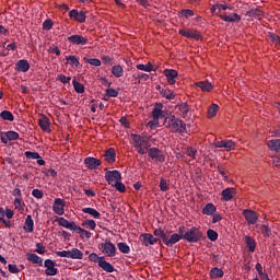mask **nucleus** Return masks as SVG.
<instances>
[{
	"mask_svg": "<svg viewBox=\"0 0 280 280\" xmlns=\"http://www.w3.org/2000/svg\"><path fill=\"white\" fill-rule=\"evenodd\" d=\"M75 233L80 235L81 240H84V237H86V240H91V232L82 229L80 225L77 226Z\"/></svg>",
	"mask_w": 280,
	"mask_h": 280,
	"instance_id": "obj_39",
	"label": "nucleus"
},
{
	"mask_svg": "<svg viewBox=\"0 0 280 280\" xmlns=\"http://www.w3.org/2000/svg\"><path fill=\"white\" fill-rule=\"evenodd\" d=\"M215 211H217V208H215V205L213 203H207L202 209L203 215H213Z\"/></svg>",
	"mask_w": 280,
	"mask_h": 280,
	"instance_id": "obj_34",
	"label": "nucleus"
},
{
	"mask_svg": "<svg viewBox=\"0 0 280 280\" xmlns=\"http://www.w3.org/2000/svg\"><path fill=\"white\" fill-rule=\"evenodd\" d=\"M114 187H115V189H117V191H120V194L126 192V185H124V183H121V180L115 182Z\"/></svg>",
	"mask_w": 280,
	"mask_h": 280,
	"instance_id": "obj_56",
	"label": "nucleus"
},
{
	"mask_svg": "<svg viewBox=\"0 0 280 280\" xmlns=\"http://www.w3.org/2000/svg\"><path fill=\"white\" fill-rule=\"evenodd\" d=\"M23 229L26 233H34V220L32 219V217L30 214L25 219Z\"/></svg>",
	"mask_w": 280,
	"mask_h": 280,
	"instance_id": "obj_31",
	"label": "nucleus"
},
{
	"mask_svg": "<svg viewBox=\"0 0 280 280\" xmlns=\"http://www.w3.org/2000/svg\"><path fill=\"white\" fill-rule=\"evenodd\" d=\"M0 117L3 121H14V115L10 110H2Z\"/></svg>",
	"mask_w": 280,
	"mask_h": 280,
	"instance_id": "obj_41",
	"label": "nucleus"
},
{
	"mask_svg": "<svg viewBox=\"0 0 280 280\" xmlns=\"http://www.w3.org/2000/svg\"><path fill=\"white\" fill-rule=\"evenodd\" d=\"M57 222L59 223V226L68 229V231H77L78 229V225L73 221H69L62 217L58 218Z\"/></svg>",
	"mask_w": 280,
	"mask_h": 280,
	"instance_id": "obj_14",
	"label": "nucleus"
},
{
	"mask_svg": "<svg viewBox=\"0 0 280 280\" xmlns=\"http://www.w3.org/2000/svg\"><path fill=\"white\" fill-rule=\"evenodd\" d=\"M245 244H246V248L248 250V253H255L256 248H257V242H255V238H253L252 236L246 235L244 237Z\"/></svg>",
	"mask_w": 280,
	"mask_h": 280,
	"instance_id": "obj_24",
	"label": "nucleus"
},
{
	"mask_svg": "<svg viewBox=\"0 0 280 280\" xmlns=\"http://www.w3.org/2000/svg\"><path fill=\"white\" fill-rule=\"evenodd\" d=\"M148 156H150L152 161H155V163H165V153L156 147L148 150Z\"/></svg>",
	"mask_w": 280,
	"mask_h": 280,
	"instance_id": "obj_6",
	"label": "nucleus"
},
{
	"mask_svg": "<svg viewBox=\"0 0 280 280\" xmlns=\"http://www.w3.org/2000/svg\"><path fill=\"white\" fill-rule=\"evenodd\" d=\"M5 137H7V139H9V141H16L19 139V132H16V131H7Z\"/></svg>",
	"mask_w": 280,
	"mask_h": 280,
	"instance_id": "obj_55",
	"label": "nucleus"
},
{
	"mask_svg": "<svg viewBox=\"0 0 280 280\" xmlns=\"http://www.w3.org/2000/svg\"><path fill=\"white\" fill-rule=\"evenodd\" d=\"M131 139L133 141V148H136L138 154H145L152 145L150 141L143 139V137L139 135L132 133Z\"/></svg>",
	"mask_w": 280,
	"mask_h": 280,
	"instance_id": "obj_4",
	"label": "nucleus"
},
{
	"mask_svg": "<svg viewBox=\"0 0 280 280\" xmlns=\"http://www.w3.org/2000/svg\"><path fill=\"white\" fill-rule=\"evenodd\" d=\"M178 240H185V242H188L189 244H197V242H200L202 240V231L200 229L192 226V228H185L184 225L178 228Z\"/></svg>",
	"mask_w": 280,
	"mask_h": 280,
	"instance_id": "obj_1",
	"label": "nucleus"
},
{
	"mask_svg": "<svg viewBox=\"0 0 280 280\" xmlns=\"http://www.w3.org/2000/svg\"><path fill=\"white\" fill-rule=\"evenodd\" d=\"M207 236H208V240H210V242H217V240H218V232H215V230L209 229L207 231Z\"/></svg>",
	"mask_w": 280,
	"mask_h": 280,
	"instance_id": "obj_52",
	"label": "nucleus"
},
{
	"mask_svg": "<svg viewBox=\"0 0 280 280\" xmlns=\"http://www.w3.org/2000/svg\"><path fill=\"white\" fill-rule=\"evenodd\" d=\"M82 212L92 215V218H95L96 220H100V217L102 215L100 211L95 210L94 208H83Z\"/></svg>",
	"mask_w": 280,
	"mask_h": 280,
	"instance_id": "obj_38",
	"label": "nucleus"
},
{
	"mask_svg": "<svg viewBox=\"0 0 280 280\" xmlns=\"http://www.w3.org/2000/svg\"><path fill=\"white\" fill-rule=\"evenodd\" d=\"M69 16L74 21H77L78 23L86 22V13L84 11H78V9H72L69 12Z\"/></svg>",
	"mask_w": 280,
	"mask_h": 280,
	"instance_id": "obj_10",
	"label": "nucleus"
},
{
	"mask_svg": "<svg viewBox=\"0 0 280 280\" xmlns=\"http://www.w3.org/2000/svg\"><path fill=\"white\" fill-rule=\"evenodd\" d=\"M188 38H195L196 40L200 39V32H198V31H189Z\"/></svg>",
	"mask_w": 280,
	"mask_h": 280,
	"instance_id": "obj_64",
	"label": "nucleus"
},
{
	"mask_svg": "<svg viewBox=\"0 0 280 280\" xmlns=\"http://www.w3.org/2000/svg\"><path fill=\"white\" fill-rule=\"evenodd\" d=\"M219 110H220V106H218V104H215V103L211 104V106L208 107L209 119L215 117L218 115Z\"/></svg>",
	"mask_w": 280,
	"mask_h": 280,
	"instance_id": "obj_35",
	"label": "nucleus"
},
{
	"mask_svg": "<svg viewBox=\"0 0 280 280\" xmlns=\"http://www.w3.org/2000/svg\"><path fill=\"white\" fill-rule=\"evenodd\" d=\"M136 69H138V71H145L147 73H152V71H154V66H152V62H148V65L139 63L136 66Z\"/></svg>",
	"mask_w": 280,
	"mask_h": 280,
	"instance_id": "obj_33",
	"label": "nucleus"
},
{
	"mask_svg": "<svg viewBox=\"0 0 280 280\" xmlns=\"http://www.w3.org/2000/svg\"><path fill=\"white\" fill-rule=\"evenodd\" d=\"M267 145H268L269 150H271V152H277L280 154V140L279 139L269 140Z\"/></svg>",
	"mask_w": 280,
	"mask_h": 280,
	"instance_id": "obj_29",
	"label": "nucleus"
},
{
	"mask_svg": "<svg viewBox=\"0 0 280 280\" xmlns=\"http://www.w3.org/2000/svg\"><path fill=\"white\" fill-rule=\"evenodd\" d=\"M140 242H142L143 246H154L160 240L150 233H144L140 235Z\"/></svg>",
	"mask_w": 280,
	"mask_h": 280,
	"instance_id": "obj_9",
	"label": "nucleus"
},
{
	"mask_svg": "<svg viewBox=\"0 0 280 280\" xmlns=\"http://www.w3.org/2000/svg\"><path fill=\"white\" fill-rule=\"evenodd\" d=\"M224 277V271L218 267H214L210 270L211 279H222Z\"/></svg>",
	"mask_w": 280,
	"mask_h": 280,
	"instance_id": "obj_32",
	"label": "nucleus"
},
{
	"mask_svg": "<svg viewBox=\"0 0 280 280\" xmlns=\"http://www.w3.org/2000/svg\"><path fill=\"white\" fill-rule=\"evenodd\" d=\"M51 27H54V22L51 20H46L43 23V30H51Z\"/></svg>",
	"mask_w": 280,
	"mask_h": 280,
	"instance_id": "obj_63",
	"label": "nucleus"
},
{
	"mask_svg": "<svg viewBox=\"0 0 280 280\" xmlns=\"http://www.w3.org/2000/svg\"><path fill=\"white\" fill-rule=\"evenodd\" d=\"M243 215L248 224H257V220H259L257 212L253 210L245 209Z\"/></svg>",
	"mask_w": 280,
	"mask_h": 280,
	"instance_id": "obj_13",
	"label": "nucleus"
},
{
	"mask_svg": "<svg viewBox=\"0 0 280 280\" xmlns=\"http://www.w3.org/2000/svg\"><path fill=\"white\" fill-rule=\"evenodd\" d=\"M160 95L165 97V100H174V97H176V95L170 89L160 90Z\"/></svg>",
	"mask_w": 280,
	"mask_h": 280,
	"instance_id": "obj_42",
	"label": "nucleus"
},
{
	"mask_svg": "<svg viewBox=\"0 0 280 280\" xmlns=\"http://www.w3.org/2000/svg\"><path fill=\"white\" fill-rule=\"evenodd\" d=\"M22 200L23 199H21V198H15L13 201V205H14L15 209H18L20 211V213H25V207L23 206Z\"/></svg>",
	"mask_w": 280,
	"mask_h": 280,
	"instance_id": "obj_47",
	"label": "nucleus"
},
{
	"mask_svg": "<svg viewBox=\"0 0 280 280\" xmlns=\"http://www.w3.org/2000/svg\"><path fill=\"white\" fill-rule=\"evenodd\" d=\"M117 246H118V250L124 255H128V253H130V246H128L126 243L120 242L117 244Z\"/></svg>",
	"mask_w": 280,
	"mask_h": 280,
	"instance_id": "obj_48",
	"label": "nucleus"
},
{
	"mask_svg": "<svg viewBox=\"0 0 280 280\" xmlns=\"http://www.w3.org/2000/svg\"><path fill=\"white\" fill-rule=\"evenodd\" d=\"M106 95H108V97H118L119 92L113 88H109L106 90Z\"/></svg>",
	"mask_w": 280,
	"mask_h": 280,
	"instance_id": "obj_61",
	"label": "nucleus"
},
{
	"mask_svg": "<svg viewBox=\"0 0 280 280\" xmlns=\"http://www.w3.org/2000/svg\"><path fill=\"white\" fill-rule=\"evenodd\" d=\"M68 42L71 43V45H86L89 43V38L82 35H72L68 37Z\"/></svg>",
	"mask_w": 280,
	"mask_h": 280,
	"instance_id": "obj_17",
	"label": "nucleus"
},
{
	"mask_svg": "<svg viewBox=\"0 0 280 280\" xmlns=\"http://www.w3.org/2000/svg\"><path fill=\"white\" fill-rule=\"evenodd\" d=\"M98 268H102V270L109 273H112L115 270V267L110 262L106 261V258L104 256L103 258H101V261L98 262Z\"/></svg>",
	"mask_w": 280,
	"mask_h": 280,
	"instance_id": "obj_25",
	"label": "nucleus"
},
{
	"mask_svg": "<svg viewBox=\"0 0 280 280\" xmlns=\"http://www.w3.org/2000/svg\"><path fill=\"white\" fill-rule=\"evenodd\" d=\"M176 110H178V113L180 114L182 117H187V115L189 114V104L187 103H182L176 105Z\"/></svg>",
	"mask_w": 280,
	"mask_h": 280,
	"instance_id": "obj_30",
	"label": "nucleus"
},
{
	"mask_svg": "<svg viewBox=\"0 0 280 280\" xmlns=\"http://www.w3.org/2000/svg\"><path fill=\"white\" fill-rule=\"evenodd\" d=\"M195 84L196 86H198V89H201L203 93H211V91H213V85L211 84V82H209V80L199 81Z\"/></svg>",
	"mask_w": 280,
	"mask_h": 280,
	"instance_id": "obj_23",
	"label": "nucleus"
},
{
	"mask_svg": "<svg viewBox=\"0 0 280 280\" xmlns=\"http://www.w3.org/2000/svg\"><path fill=\"white\" fill-rule=\"evenodd\" d=\"M163 74L165 75L168 84H176V78H178V71L174 69H164Z\"/></svg>",
	"mask_w": 280,
	"mask_h": 280,
	"instance_id": "obj_16",
	"label": "nucleus"
},
{
	"mask_svg": "<svg viewBox=\"0 0 280 280\" xmlns=\"http://www.w3.org/2000/svg\"><path fill=\"white\" fill-rule=\"evenodd\" d=\"M160 189L162 191H170V184H167V179L164 177L160 178Z\"/></svg>",
	"mask_w": 280,
	"mask_h": 280,
	"instance_id": "obj_51",
	"label": "nucleus"
},
{
	"mask_svg": "<svg viewBox=\"0 0 280 280\" xmlns=\"http://www.w3.org/2000/svg\"><path fill=\"white\" fill-rule=\"evenodd\" d=\"M268 36H269V39L271 40V43H273V45H276V47H279V45H280L279 35H277L275 33H269Z\"/></svg>",
	"mask_w": 280,
	"mask_h": 280,
	"instance_id": "obj_54",
	"label": "nucleus"
},
{
	"mask_svg": "<svg viewBox=\"0 0 280 280\" xmlns=\"http://www.w3.org/2000/svg\"><path fill=\"white\" fill-rule=\"evenodd\" d=\"M8 270L9 272H11V275H19V272H21V269H19V267H16V265H8Z\"/></svg>",
	"mask_w": 280,
	"mask_h": 280,
	"instance_id": "obj_60",
	"label": "nucleus"
},
{
	"mask_svg": "<svg viewBox=\"0 0 280 280\" xmlns=\"http://www.w3.org/2000/svg\"><path fill=\"white\" fill-rule=\"evenodd\" d=\"M66 202L63 201V199L60 198H56L55 202L52 205V210L55 211V213L57 215H65V207H66Z\"/></svg>",
	"mask_w": 280,
	"mask_h": 280,
	"instance_id": "obj_12",
	"label": "nucleus"
},
{
	"mask_svg": "<svg viewBox=\"0 0 280 280\" xmlns=\"http://www.w3.org/2000/svg\"><path fill=\"white\" fill-rule=\"evenodd\" d=\"M82 226H84L85 229H91V231H95L97 223H95V220L93 219H88L82 223Z\"/></svg>",
	"mask_w": 280,
	"mask_h": 280,
	"instance_id": "obj_45",
	"label": "nucleus"
},
{
	"mask_svg": "<svg viewBox=\"0 0 280 280\" xmlns=\"http://www.w3.org/2000/svg\"><path fill=\"white\" fill-rule=\"evenodd\" d=\"M72 85H73L75 93H79V94L84 93V84L78 82L77 79L72 80Z\"/></svg>",
	"mask_w": 280,
	"mask_h": 280,
	"instance_id": "obj_43",
	"label": "nucleus"
},
{
	"mask_svg": "<svg viewBox=\"0 0 280 280\" xmlns=\"http://www.w3.org/2000/svg\"><path fill=\"white\" fill-rule=\"evenodd\" d=\"M112 73L115 78H121L124 75V68L120 65L112 67Z\"/></svg>",
	"mask_w": 280,
	"mask_h": 280,
	"instance_id": "obj_40",
	"label": "nucleus"
},
{
	"mask_svg": "<svg viewBox=\"0 0 280 280\" xmlns=\"http://www.w3.org/2000/svg\"><path fill=\"white\" fill-rule=\"evenodd\" d=\"M246 16L257 19L258 21H261L264 16H266V12H264L260 9H250L249 11L246 12Z\"/></svg>",
	"mask_w": 280,
	"mask_h": 280,
	"instance_id": "obj_21",
	"label": "nucleus"
},
{
	"mask_svg": "<svg viewBox=\"0 0 280 280\" xmlns=\"http://www.w3.org/2000/svg\"><path fill=\"white\" fill-rule=\"evenodd\" d=\"M215 148H224L228 152H231V150H235V142L233 140L218 141Z\"/></svg>",
	"mask_w": 280,
	"mask_h": 280,
	"instance_id": "obj_20",
	"label": "nucleus"
},
{
	"mask_svg": "<svg viewBox=\"0 0 280 280\" xmlns=\"http://www.w3.org/2000/svg\"><path fill=\"white\" fill-rule=\"evenodd\" d=\"M260 231L264 237H270V235H272V230H270V226H268L267 224L261 225Z\"/></svg>",
	"mask_w": 280,
	"mask_h": 280,
	"instance_id": "obj_50",
	"label": "nucleus"
},
{
	"mask_svg": "<svg viewBox=\"0 0 280 280\" xmlns=\"http://www.w3.org/2000/svg\"><path fill=\"white\" fill-rule=\"evenodd\" d=\"M153 234L155 237L162 240L163 244H165V246H167L168 248H172L174 244H178V233H175L170 237V234L167 232L159 228L154 230Z\"/></svg>",
	"mask_w": 280,
	"mask_h": 280,
	"instance_id": "obj_3",
	"label": "nucleus"
},
{
	"mask_svg": "<svg viewBox=\"0 0 280 280\" xmlns=\"http://www.w3.org/2000/svg\"><path fill=\"white\" fill-rule=\"evenodd\" d=\"M36 249L35 253H37L38 255H45L46 250L45 247L43 246V243H36Z\"/></svg>",
	"mask_w": 280,
	"mask_h": 280,
	"instance_id": "obj_62",
	"label": "nucleus"
},
{
	"mask_svg": "<svg viewBox=\"0 0 280 280\" xmlns=\"http://www.w3.org/2000/svg\"><path fill=\"white\" fill-rule=\"evenodd\" d=\"M105 180H107L108 185L115 186V183L121 180V173L119 171H107Z\"/></svg>",
	"mask_w": 280,
	"mask_h": 280,
	"instance_id": "obj_8",
	"label": "nucleus"
},
{
	"mask_svg": "<svg viewBox=\"0 0 280 280\" xmlns=\"http://www.w3.org/2000/svg\"><path fill=\"white\" fill-rule=\"evenodd\" d=\"M164 125L168 130L177 132L178 135H185L187 132V124L180 118H176L175 115L170 114L168 117L164 119Z\"/></svg>",
	"mask_w": 280,
	"mask_h": 280,
	"instance_id": "obj_2",
	"label": "nucleus"
},
{
	"mask_svg": "<svg viewBox=\"0 0 280 280\" xmlns=\"http://www.w3.org/2000/svg\"><path fill=\"white\" fill-rule=\"evenodd\" d=\"M30 61H27L26 59H20L15 63V70H18L21 73H27V71H30Z\"/></svg>",
	"mask_w": 280,
	"mask_h": 280,
	"instance_id": "obj_18",
	"label": "nucleus"
},
{
	"mask_svg": "<svg viewBox=\"0 0 280 280\" xmlns=\"http://www.w3.org/2000/svg\"><path fill=\"white\" fill-rule=\"evenodd\" d=\"M26 259L27 261H31V264H37V266H43V259L36 254L26 253Z\"/></svg>",
	"mask_w": 280,
	"mask_h": 280,
	"instance_id": "obj_28",
	"label": "nucleus"
},
{
	"mask_svg": "<svg viewBox=\"0 0 280 280\" xmlns=\"http://www.w3.org/2000/svg\"><path fill=\"white\" fill-rule=\"evenodd\" d=\"M186 154L190 159H196V154H198V150H196L195 148L188 147L186 150Z\"/></svg>",
	"mask_w": 280,
	"mask_h": 280,
	"instance_id": "obj_58",
	"label": "nucleus"
},
{
	"mask_svg": "<svg viewBox=\"0 0 280 280\" xmlns=\"http://www.w3.org/2000/svg\"><path fill=\"white\" fill-rule=\"evenodd\" d=\"M100 250H102L103 255L106 257H115L117 255V247L110 240H106L104 243L100 244Z\"/></svg>",
	"mask_w": 280,
	"mask_h": 280,
	"instance_id": "obj_5",
	"label": "nucleus"
},
{
	"mask_svg": "<svg viewBox=\"0 0 280 280\" xmlns=\"http://www.w3.org/2000/svg\"><path fill=\"white\" fill-rule=\"evenodd\" d=\"M70 259H84V253L78 248L70 249Z\"/></svg>",
	"mask_w": 280,
	"mask_h": 280,
	"instance_id": "obj_36",
	"label": "nucleus"
},
{
	"mask_svg": "<svg viewBox=\"0 0 280 280\" xmlns=\"http://www.w3.org/2000/svg\"><path fill=\"white\" fill-rule=\"evenodd\" d=\"M84 62H88V65H91L92 67H102V61L97 58H83Z\"/></svg>",
	"mask_w": 280,
	"mask_h": 280,
	"instance_id": "obj_44",
	"label": "nucleus"
},
{
	"mask_svg": "<svg viewBox=\"0 0 280 280\" xmlns=\"http://www.w3.org/2000/svg\"><path fill=\"white\" fill-rule=\"evenodd\" d=\"M84 165L88 170H97L102 165V161L97 158L89 156L84 159Z\"/></svg>",
	"mask_w": 280,
	"mask_h": 280,
	"instance_id": "obj_11",
	"label": "nucleus"
},
{
	"mask_svg": "<svg viewBox=\"0 0 280 280\" xmlns=\"http://www.w3.org/2000/svg\"><path fill=\"white\" fill-rule=\"evenodd\" d=\"M162 110L163 103H156L152 109V117L153 119H155V121H159V119H161Z\"/></svg>",
	"mask_w": 280,
	"mask_h": 280,
	"instance_id": "obj_27",
	"label": "nucleus"
},
{
	"mask_svg": "<svg viewBox=\"0 0 280 280\" xmlns=\"http://www.w3.org/2000/svg\"><path fill=\"white\" fill-rule=\"evenodd\" d=\"M57 80L61 82L62 84H69L71 82V77H67L65 74H58Z\"/></svg>",
	"mask_w": 280,
	"mask_h": 280,
	"instance_id": "obj_57",
	"label": "nucleus"
},
{
	"mask_svg": "<svg viewBox=\"0 0 280 280\" xmlns=\"http://www.w3.org/2000/svg\"><path fill=\"white\" fill-rule=\"evenodd\" d=\"M105 161L107 163H109L110 165H113V163H115L116 158H117V152L115 151L114 148H109L105 151L104 154Z\"/></svg>",
	"mask_w": 280,
	"mask_h": 280,
	"instance_id": "obj_22",
	"label": "nucleus"
},
{
	"mask_svg": "<svg viewBox=\"0 0 280 280\" xmlns=\"http://www.w3.org/2000/svg\"><path fill=\"white\" fill-rule=\"evenodd\" d=\"M44 267L46 268L45 275L47 277H56V275H58V268H56V261L48 258L44 261Z\"/></svg>",
	"mask_w": 280,
	"mask_h": 280,
	"instance_id": "obj_7",
	"label": "nucleus"
},
{
	"mask_svg": "<svg viewBox=\"0 0 280 280\" xmlns=\"http://www.w3.org/2000/svg\"><path fill=\"white\" fill-rule=\"evenodd\" d=\"M89 259L90 261H93V264H98L102 261V259H104V256H98L96 253H91L89 255Z\"/></svg>",
	"mask_w": 280,
	"mask_h": 280,
	"instance_id": "obj_49",
	"label": "nucleus"
},
{
	"mask_svg": "<svg viewBox=\"0 0 280 280\" xmlns=\"http://www.w3.org/2000/svg\"><path fill=\"white\" fill-rule=\"evenodd\" d=\"M66 60L68 65H70V67H80V58H78L77 56H66Z\"/></svg>",
	"mask_w": 280,
	"mask_h": 280,
	"instance_id": "obj_37",
	"label": "nucleus"
},
{
	"mask_svg": "<svg viewBox=\"0 0 280 280\" xmlns=\"http://www.w3.org/2000/svg\"><path fill=\"white\" fill-rule=\"evenodd\" d=\"M221 21H224L225 23H235L237 21H242V16L237 13H232L228 15L226 13L219 15Z\"/></svg>",
	"mask_w": 280,
	"mask_h": 280,
	"instance_id": "obj_19",
	"label": "nucleus"
},
{
	"mask_svg": "<svg viewBox=\"0 0 280 280\" xmlns=\"http://www.w3.org/2000/svg\"><path fill=\"white\" fill-rule=\"evenodd\" d=\"M24 156H26V159L28 160H34V161H36L37 159H40V154L38 152H31V151H26L24 153Z\"/></svg>",
	"mask_w": 280,
	"mask_h": 280,
	"instance_id": "obj_53",
	"label": "nucleus"
},
{
	"mask_svg": "<svg viewBox=\"0 0 280 280\" xmlns=\"http://www.w3.org/2000/svg\"><path fill=\"white\" fill-rule=\"evenodd\" d=\"M195 12L191 9H183L179 11L178 16H184V19H189L191 16H195Z\"/></svg>",
	"mask_w": 280,
	"mask_h": 280,
	"instance_id": "obj_46",
	"label": "nucleus"
},
{
	"mask_svg": "<svg viewBox=\"0 0 280 280\" xmlns=\"http://www.w3.org/2000/svg\"><path fill=\"white\" fill-rule=\"evenodd\" d=\"M221 196L225 202H229V200H233V197L235 196V188H225L222 190Z\"/></svg>",
	"mask_w": 280,
	"mask_h": 280,
	"instance_id": "obj_26",
	"label": "nucleus"
},
{
	"mask_svg": "<svg viewBox=\"0 0 280 280\" xmlns=\"http://www.w3.org/2000/svg\"><path fill=\"white\" fill-rule=\"evenodd\" d=\"M32 196H33V198H36L37 200H40V199H43L44 194H43V190H40L38 188H35L32 191Z\"/></svg>",
	"mask_w": 280,
	"mask_h": 280,
	"instance_id": "obj_59",
	"label": "nucleus"
},
{
	"mask_svg": "<svg viewBox=\"0 0 280 280\" xmlns=\"http://www.w3.org/2000/svg\"><path fill=\"white\" fill-rule=\"evenodd\" d=\"M38 126L43 130V132H51V121L49 120V117L43 115L38 119Z\"/></svg>",
	"mask_w": 280,
	"mask_h": 280,
	"instance_id": "obj_15",
	"label": "nucleus"
}]
</instances>
